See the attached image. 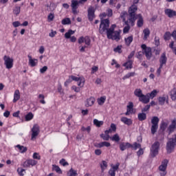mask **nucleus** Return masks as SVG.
Wrapping results in <instances>:
<instances>
[{"instance_id": "1", "label": "nucleus", "mask_w": 176, "mask_h": 176, "mask_svg": "<svg viewBox=\"0 0 176 176\" xmlns=\"http://www.w3.org/2000/svg\"><path fill=\"white\" fill-rule=\"evenodd\" d=\"M137 6L132 5L129 9V13L126 11H122L120 14V17L122 19V21L124 24H131L132 27L134 25L137 17L135 16V12H137Z\"/></svg>"}, {"instance_id": "2", "label": "nucleus", "mask_w": 176, "mask_h": 176, "mask_svg": "<svg viewBox=\"0 0 176 176\" xmlns=\"http://www.w3.org/2000/svg\"><path fill=\"white\" fill-rule=\"evenodd\" d=\"M115 28H116V25H112L109 28V19H103L100 22L99 32L100 34H104V32L108 34L109 31L113 32V31H115Z\"/></svg>"}, {"instance_id": "3", "label": "nucleus", "mask_w": 176, "mask_h": 176, "mask_svg": "<svg viewBox=\"0 0 176 176\" xmlns=\"http://www.w3.org/2000/svg\"><path fill=\"white\" fill-rule=\"evenodd\" d=\"M134 96L139 98V101L143 104H148L149 102V96L144 95L142 94V90L141 89H136L133 92Z\"/></svg>"}, {"instance_id": "4", "label": "nucleus", "mask_w": 176, "mask_h": 176, "mask_svg": "<svg viewBox=\"0 0 176 176\" xmlns=\"http://www.w3.org/2000/svg\"><path fill=\"white\" fill-rule=\"evenodd\" d=\"M176 146V134L170 138L166 143V151L168 153H171Z\"/></svg>"}, {"instance_id": "5", "label": "nucleus", "mask_w": 176, "mask_h": 176, "mask_svg": "<svg viewBox=\"0 0 176 176\" xmlns=\"http://www.w3.org/2000/svg\"><path fill=\"white\" fill-rule=\"evenodd\" d=\"M120 34H122V30H120L113 32L110 30L108 33H107V35L108 39H112L113 41L119 42V41H120Z\"/></svg>"}, {"instance_id": "6", "label": "nucleus", "mask_w": 176, "mask_h": 176, "mask_svg": "<svg viewBox=\"0 0 176 176\" xmlns=\"http://www.w3.org/2000/svg\"><path fill=\"white\" fill-rule=\"evenodd\" d=\"M159 118L157 116H154L151 119V134L154 135L159 129Z\"/></svg>"}, {"instance_id": "7", "label": "nucleus", "mask_w": 176, "mask_h": 176, "mask_svg": "<svg viewBox=\"0 0 176 176\" xmlns=\"http://www.w3.org/2000/svg\"><path fill=\"white\" fill-rule=\"evenodd\" d=\"M160 148V142H154L151 148V155L152 157H155L159 155V149Z\"/></svg>"}, {"instance_id": "8", "label": "nucleus", "mask_w": 176, "mask_h": 176, "mask_svg": "<svg viewBox=\"0 0 176 176\" xmlns=\"http://www.w3.org/2000/svg\"><path fill=\"white\" fill-rule=\"evenodd\" d=\"M3 60L7 69H12L13 68V59L10 56L5 55Z\"/></svg>"}, {"instance_id": "9", "label": "nucleus", "mask_w": 176, "mask_h": 176, "mask_svg": "<svg viewBox=\"0 0 176 176\" xmlns=\"http://www.w3.org/2000/svg\"><path fill=\"white\" fill-rule=\"evenodd\" d=\"M141 48L143 50V53H144L147 60H151L152 58V48L149 47H146V45L142 44L141 45Z\"/></svg>"}, {"instance_id": "10", "label": "nucleus", "mask_w": 176, "mask_h": 176, "mask_svg": "<svg viewBox=\"0 0 176 176\" xmlns=\"http://www.w3.org/2000/svg\"><path fill=\"white\" fill-rule=\"evenodd\" d=\"M39 133H41V130L39 129V125L34 124L32 128V141H35V140H36V137L39 135Z\"/></svg>"}, {"instance_id": "11", "label": "nucleus", "mask_w": 176, "mask_h": 176, "mask_svg": "<svg viewBox=\"0 0 176 176\" xmlns=\"http://www.w3.org/2000/svg\"><path fill=\"white\" fill-rule=\"evenodd\" d=\"M88 19L90 21H93V20H94V19H96V14L94 13H96V10L94 8V7H90L88 8Z\"/></svg>"}, {"instance_id": "12", "label": "nucleus", "mask_w": 176, "mask_h": 176, "mask_svg": "<svg viewBox=\"0 0 176 176\" xmlns=\"http://www.w3.org/2000/svg\"><path fill=\"white\" fill-rule=\"evenodd\" d=\"M72 78L73 80H74L75 82H78V86H79V87H83V86H85V82H86V80H85L84 76Z\"/></svg>"}, {"instance_id": "13", "label": "nucleus", "mask_w": 176, "mask_h": 176, "mask_svg": "<svg viewBox=\"0 0 176 176\" xmlns=\"http://www.w3.org/2000/svg\"><path fill=\"white\" fill-rule=\"evenodd\" d=\"M120 166V164L118 162L115 166H111V168L109 170V174L110 176H115L116 171L119 170V166Z\"/></svg>"}, {"instance_id": "14", "label": "nucleus", "mask_w": 176, "mask_h": 176, "mask_svg": "<svg viewBox=\"0 0 176 176\" xmlns=\"http://www.w3.org/2000/svg\"><path fill=\"white\" fill-rule=\"evenodd\" d=\"M134 104L133 102H129V104L126 106V112L125 113L126 116H129V115H131L134 111Z\"/></svg>"}, {"instance_id": "15", "label": "nucleus", "mask_w": 176, "mask_h": 176, "mask_svg": "<svg viewBox=\"0 0 176 176\" xmlns=\"http://www.w3.org/2000/svg\"><path fill=\"white\" fill-rule=\"evenodd\" d=\"M167 64V56H166V52H164L160 58V68H163V65Z\"/></svg>"}, {"instance_id": "16", "label": "nucleus", "mask_w": 176, "mask_h": 176, "mask_svg": "<svg viewBox=\"0 0 176 176\" xmlns=\"http://www.w3.org/2000/svg\"><path fill=\"white\" fill-rule=\"evenodd\" d=\"M158 102H159V105H164V104H168V96H160L158 98Z\"/></svg>"}, {"instance_id": "17", "label": "nucleus", "mask_w": 176, "mask_h": 176, "mask_svg": "<svg viewBox=\"0 0 176 176\" xmlns=\"http://www.w3.org/2000/svg\"><path fill=\"white\" fill-rule=\"evenodd\" d=\"M94 146L96 148H104V146H106V148H109V146H111V143L108 142H102L100 143H95Z\"/></svg>"}, {"instance_id": "18", "label": "nucleus", "mask_w": 176, "mask_h": 176, "mask_svg": "<svg viewBox=\"0 0 176 176\" xmlns=\"http://www.w3.org/2000/svg\"><path fill=\"white\" fill-rule=\"evenodd\" d=\"M94 102H96V98H94V97H90L85 101V107H93V105H94Z\"/></svg>"}, {"instance_id": "19", "label": "nucleus", "mask_w": 176, "mask_h": 176, "mask_svg": "<svg viewBox=\"0 0 176 176\" xmlns=\"http://www.w3.org/2000/svg\"><path fill=\"white\" fill-rule=\"evenodd\" d=\"M167 164H168V160H164L159 167L160 171H166L167 168Z\"/></svg>"}, {"instance_id": "20", "label": "nucleus", "mask_w": 176, "mask_h": 176, "mask_svg": "<svg viewBox=\"0 0 176 176\" xmlns=\"http://www.w3.org/2000/svg\"><path fill=\"white\" fill-rule=\"evenodd\" d=\"M169 123L170 122L168 120H164L161 122L160 129L162 130V131H164L167 129Z\"/></svg>"}, {"instance_id": "21", "label": "nucleus", "mask_w": 176, "mask_h": 176, "mask_svg": "<svg viewBox=\"0 0 176 176\" xmlns=\"http://www.w3.org/2000/svg\"><path fill=\"white\" fill-rule=\"evenodd\" d=\"M131 144L129 142H122L120 144V151H126L127 148H131Z\"/></svg>"}, {"instance_id": "22", "label": "nucleus", "mask_w": 176, "mask_h": 176, "mask_svg": "<svg viewBox=\"0 0 176 176\" xmlns=\"http://www.w3.org/2000/svg\"><path fill=\"white\" fill-rule=\"evenodd\" d=\"M29 58V65L30 67H36V65L38 64V59L33 58L32 56H28Z\"/></svg>"}, {"instance_id": "23", "label": "nucleus", "mask_w": 176, "mask_h": 176, "mask_svg": "<svg viewBox=\"0 0 176 176\" xmlns=\"http://www.w3.org/2000/svg\"><path fill=\"white\" fill-rule=\"evenodd\" d=\"M38 163L35 160H28L25 162L24 165L26 167H30V166H36V164Z\"/></svg>"}, {"instance_id": "24", "label": "nucleus", "mask_w": 176, "mask_h": 176, "mask_svg": "<svg viewBox=\"0 0 176 176\" xmlns=\"http://www.w3.org/2000/svg\"><path fill=\"white\" fill-rule=\"evenodd\" d=\"M121 122L127 126H131L133 124V120L130 118H127L126 117L121 118Z\"/></svg>"}, {"instance_id": "25", "label": "nucleus", "mask_w": 176, "mask_h": 176, "mask_svg": "<svg viewBox=\"0 0 176 176\" xmlns=\"http://www.w3.org/2000/svg\"><path fill=\"white\" fill-rule=\"evenodd\" d=\"M176 129V120H173L172 121L171 124L169 125L168 130L170 133V134H171V133H173V131H174Z\"/></svg>"}, {"instance_id": "26", "label": "nucleus", "mask_w": 176, "mask_h": 176, "mask_svg": "<svg viewBox=\"0 0 176 176\" xmlns=\"http://www.w3.org/2000/svg\"><path fill=\"white\" fill-rule=\"evenodd\" d=\"M165 14L168 16V17H174V16H176V12L171 10V9H166L165 10Z\"/></svg>"}, {"instance_id": "27", "label": "nucleus", "mask_w": 176, "mask_h": 176, "mask_svg": "<svg viewBox=\"0 0 176 176\" xmlns=\"http://www.w3.org/2000/svg\"><path fill=\"white\" fill-rule=\"evenodd\" d=\"M157 93H159V91L154 89L151 93L147 94L146 96H148L149 101H151V99L153 100L157 96Z\"/></svg>"}, {"instance_id": "28", "label": "nucleus", "mask_w": 176, "mask_h": 176, "mask_svg": "<svg viewBox=\"0 0 176 176\" xmlns=\"http://www.w3.org/2000/svg\"><path fill=\"white\" fill-rule=\"evenodd\" d=\"M137 18H139L137 22L138 27H142L144 25V19H142V16H141V14H138L136 16Z\"/></svg>"}, {"instance_id": "29", "label": "nucleus", "mask_w": 176, "mask_h": 176, "mask_svg": "<svg viewBox=\"0 0 176 176\" xmlns=\"http://www.w3.org/2000/svg\"><path fill=\"white\" fill-rule=\"evenodd\" d=\"M19 100H20V91H19V89H16L14 94L13 102H17Z\"/></svg>"}, {"instance_id": "30", "label": "nucleus", "mask_w": 176, "mask_h": 176, "mask_svg": "<svg viewBox=\"0 0 176 176\" xmlns=\"http://www.w3.org/2000/svg\"><path fill=\"white\" fill-rule=\"evenodd\" d=\"M143 34H144L143 39L144 41H146V39L149 38V35H151V31L149 30V29L146 28L143 30Z\"/></svg>"}, {"instance_id": "31", "label": "nucleus", "mask_w": 176, "mask_h": 176, "mask_svg": "<svg viewBox=\"0 0 176 176\" xmlns=\"http://www.w3.org/2000/svg\"><path fill=\"white\" fill-rule=\"evenodd\" d=\"M138 119L140 122H143V120H146V113L142 112V113H139L138 115Z\"/></svg>"}, {"instance_id": "32", "label": "nucleus", "mask_w": 176, "mask_h": 176, "mask_svg": "<svg viewBox=\"0 0 176 176\" xmlns=\"http://www.w3.org/2000/svg\"><path fill=\"white\" fill-rule=\"evenodd\" d=\"M170 97L173 101L176 100V85H174L173 89L170 91Z\"/></svg>"}, {"instance_id": "33", "label": "nucleus", "mask_w": 176, "mask_h": 176, "mask_svg": "<svg viewBox=\"0 0 176 176\" xmlns=\"http://www.w3.org/2000/svg\"><path fill=\"white\" fill-rule=\"evenodd\" d=\"M52 171H56L58 174H63L61 168L57 165H52Z\"/></svg>"}, {"instance_id": "34", "label": "nucleus", "mask_w": 176, "mask_h": 176, "mask_svg": "<svg viewBox=\"0 0 176 176\" xmlns=\"http://www.w3.org/2000/svg\"><path fill=\"white\" fill-rule=\"evenodd\" d=\"M74 34H75V31L72 30H68L67 32H66L65 34V38L66 39H69L72 36V35H74Z\"/></svg>"}, {"instance_id": "35", "label": "nucleus", "mask_w": 176, "mask_h": 176, "mask_svg": "<svg viewBox=\"0 0 176 176\" xmlns=\"http://www.w3.org/2000/svg\"><path fill=\"white\" fill-rule=\"evenodd\" d=\"M123 66L125 67L126 69H131V68H133V62L131 60H128L124 63Z\"/></svg>"}, {"instance_id": "36", "label": "nucleus", "mask_w": 176, "mask_h": 176, "mask_svg": "<svg viewBox=\"0 0 176 176\" xmlns=\"http://www.w3.org/2000/svg\"><path fill=\"white\" fill-rule=\"evenodd\" d=\"M133 36H129V37L124 38L126 46H130V45H131V42H133Z\"/></svg>"}, {"instance_id": "37", "label": "nucleus", "mask_w": 176, "mask_h": 176, "mask_svg": "<svg viewBox=\"0 0 176 176\" xmlns=\"http://www.w3.org/2000/svg\"><path fill=\"white\" fill-rule=\"evenodd\" d=\"M94 124L96 126V127H101L102 124H104V121H100L97 119L94 120Z\"/></svg>"}, {"instance_id": "38", "label": "nucleus", "mask_w": 176, "mask_h": 176, "mask_svg": "<svg viewBox=\"0 0 176 176\" xmlns=\"http://www.w3.org/2000/svg\"><path fill=\"white\" fill-rule=\"evenodd\" d=\"M110 140H111V141H114L115 142H119V141H120V137H119V135L116 133L111 137Z\"/></svg>"}, {"instance_id": "39", "label": "nucleus", "mask_w": 176, "mask_h": 176, "mask_svg": "<svg viewBox=\"0 0 176 176\" xmlns=\"http://www.w3.org/2000/svg\"><path fill=\"white\" fill-rule=\"evenodd\" d=\"M16 146L19 149L21 153H25V152H27V147L21 146L20 144H18Z\"/></svg>"}, {"instance_id": "40", "label": "nucleus", "mask_w": 176, "mask_h": 176, "mask_svg": "<svg viewBox=\"0 0 176 176\" xmlns=\"http://www.w3.org/2000/svg\"><path fill=\"white\" fill-rule=\"evenodd\" d=\"M107 100V97L102 96L100 98L98 99V105H104V103L105 102V100Z\"/></svg>"}, {"instance_id": "41", "label": "nucleus", "mask_w": 176, "mask_h": 176, "mask_svg": "<svg viewBox=\"0 0 176 176\" xmlns=\"http://www.w3.org/2000/svg\"><path fill=\"white\" fill-rule=\"evenodd\" d=\"M78 175V172L74 168H71L69 172L67 173V176H76Z\"/></svg>"}, {"instance_id": "42", "label": "nucleus", "mask_w": 176, "mask_h": 176, "mask_svg": "<svg viewBox=\"0 0 176 176\" xmlns=\"http://www.w3.org/2000/svg\"><path fill=\"white\" fill-rule=\"evenodd\" d=\"M25 119L26 122H30V120H32V119H34V114L32 113H28L25 116Z\"/></svg>"}, {"instance_id": "43", "label": "nucleus", "mask_w": 176, "mask_h": 176, "mask_svg": "<svg viewBox=\"0 0 176 176\" xmlns=\"http://www.w3.org/2000/svg\"><path fill=\"white\" fill-rule=\"evenodd\" d=\"M171 36V33L170 32H166L164 35V41H170Z\"/></svg>"}, {"instance_id": "44", "label": "nucleus", "mask_w": 176, "mask_h": 176, "mask_svg": "<svg viewBox=\"0 0 176 176\" xmlns=\"http://www.w3.org/2000/svg\"><path fill=\"white\" fill-rule=\"evenodd\" d=\"M135 75V72H130L126 74L124 78H122L123 80H126V79H129V78H131V76H134Z\"/></svg>"}, {"instance_id": "45", "label": "nucleus", "mask_w": 176, "mask_h": 176, "mask_svg": "<svg viewBox=\"0 0 176 176\" xmlns=\"http://www.w3.org/2000/svg\"><path fill=\"white\" fill-rule=\"evenodd\" d=\"M100 167L102 168V171H104V170H106L107 167H108V162L107 161H102L100 164Z\"/></svg>"}, {"instance_id": "46", "label": "nucleus", "mask_w": 176, "mask_h": 176, "mask_svg": "<svg viewBox=\"0 0 176 176\" xmlns=\"http://www.w3.org/2000/svg\"><path fill=\"white\" fill-rule=\"evenodd\" d=\"M84 42L87 46H90V43H91V40L90 39V37H89V36H86L85 37Z\"/></svg>"}, {"instance_id": "47", "label": "nucleus", "mask_w": 176, "mask_h": 176, "mask_svg": "<svg viewBox=\"0 0 176 176\" xmlns=\"http://www.w3.org/2000/svg\"><path fill=\"white\" fill-rule=\"evenodd\" d=\"M130 24L131 25V23H130L125 24L126 26L123 29L124 34H127V32H129V31H130Z\"/></svg>"}, {"instance_id": "48", "label": "nucleus", "mask_w": 176, "mask_h": 176, "mask_svg": "<svg viewBox=\"0 0 176 176\" xmlns=\"http://www.w3.org/2000/svg\"><path fill=\"white\" fill-rule=\"evenodd\" d=\"M62 24L63 25H67L68 24H71V19L69 18H65L62 20Z\"/></svg>"}, {"instance_id": "49", "label": "nucleus", "mask_w": 176, "mask_h": 176, "mask_svg": "<svg viewBox=\"0 0 176 176\" xmlns=\"http://www.w3.org/2000/svg\"><path fill=\"white\" fill-rule=\"evenodd\" d=\"M100 138H102V140H104V141H109V138H111L109 135H104V133L100 134Z\"/></svg>"}, {"instance_id": "50", "label": "nucleus", "mask_w": 176, "mask_h": 176, "mask_svg": "<svg viewBox=\"0 0 176 176\" xmlns=\"http://www.w3.org/2000/svg\"><path fill=\"white\" fill-rule=\"evenodd\" d=\"M79 5V2L76 0H72V8H78V6Z\"/></svg>"}, {"instance_id": "51", "label": "nucleus", "mask_w": 176, "mask_h": 176, "mask_svg": "<svg viewBox=\"0 0 176 176\" xmlns=\"http://www.w3.org/2000/svg\"><path fill=\"white\" fill-rule=\"evenodd\" d=\"M17 173L20 176H24V173H25V170L21 168H18Z\"/></svg>"}, {"instance_id": "52", "label": "nucleus", "mask_w": 176, "mask_h": 176, "mask_svg": "<svg viewBox=\"0 0 176 176\" xmlns=\"http://www.w3.org/2000/svg\"><path fill=\"white\" fill-rule=\"evenodd\" d=\"M13 12L14 14H16V16L17 14H20L21 8L19 6L15 7Z\"/></svg>"}, {"instance_id": "53", "label": "nucleus", "mask_w": 176, "mask_h": 176, "mask_svg": "<svg viewBox=\"0 0 176 176\" xmlns=\"http://www.w3.org/2000/svg\"><path fill=\"white\" fill-rule=\"evenodd\" d=\"M133 148H134L135 151H137L138 148L141 149V144L140 143L135 142L133 144Z\"/></svg>"}, {"instance_id": "54", "label": "nucleus", "mask_w": 176, "mask_h": 176, "mask_svg": "<svg viewBox=\"0 0 176 176\" xmlns=\"http://www.w3.org/2000/svg\"><path fill=\"white\" fill-rule=\"evenodd\" d=\"M142 56H144V52H139L136 54V57L139 60H142Z\"/></svg>"}, {"instance_id": "55", "label": "nucleus", "mask_w": 176, "mask_h": 176, "mask_svg": "<svg viewBox=\"0 0 176 176\" xmlns=\"http://www.w3.org/2000/svg\"><path fill=\"white\" fill-rule=\"evenodd\" d=\"M59 163H60V164H61V166H63L69 165V164L65 161V159L60 160Z\"/></svg>"}, {"instance_id": "56", "label": "nucleus", "mask_w": 176, "mask_h": 176, "mask_svg": "<svg viewBox=\"0 0 176 176\" xmlns=\"http://www.w3.org/2000/svg\"><path fill=\"white\" fill-rule=\"evenodd\" d=\"M114 52L116 53H122V45H118L114 49Z\"/></svg>"}, {"instance_id": "57", "label": "nucleus", "mask_w": 176, "mask_h": 176, "mask_svg": "<svg viewBox=\"0 0 176 176\" xmlns=\"http://www.w3.org/2000/svg\"><path fill=\"white\" fill-rule=\"evenodd\" d=\"M33 159H36V160H41V155L38 153H34L33 154Z\"/></svg>"}, {"instance_id": "58", "label": "nucleus", "mask_w": 176, "mask_h": 176, "mask_svg": "<svg viewBox=\"0 0 176 176\" xmlns=\"http://www.w3.org/2000/svg\"><path fill=\"white\" fill-rule=\"evenodd\" d=\"M81 130L82 131H87V133H90L91 130V128L90 126H87V128L85 127V126H82L81 128Z\"/></svg>"}, {"instance_id": "59", "label": "nucleus", "mask_w": 176, "mask_h": 176, "mask_svg": "<svg viewBox=\"0 0 176 176\" xmlns=\"http://www.w3.org/2000/svg\"><path fill=\"white\" fill-rule=\"evenodd\" d=\"M72 89L74 90V91H75L76 93H79V91H80V88L76 87V85H73V86L72 87Z\"/></svg>"}, {"instance_id": "60", "label": "nucleus", "mask_w": 176, "mask_h": 176, "mask_svg": "<svg viewBox=\"0 0 176 176\" xmlns=\"http://www.w3.org/2000/svg\"><path fill=\"white\" fill-rule=\"evenodd\" d=\"M12 25L15 28H17V27H20V25H21V23H20L19 21H14V22L12 23Z\"/></svg>"}, {"instance_id": "61", "label": "nucleus", "mask_w": 176, "mask_h": 176, "mask_svg": "<svg viewBox=\"0 0 176 176\" xmlns=\"http://www.w3.org/2000/svg\"><path fill=\"white\" fill-rule=\"evenodd\" d=\"M155 43L156 46H159L160 45V39L159 38V37H155Z\"/></svg>"}, {"instance_id": "62", "label": "nucleus", "mask_w": 176, "mask_h": 176, "mask_svg": "<svg viewBox=\"0 0 176 176\" xmlns=\"http://www.w3.org/2000/svg\"><path fill=\"white\" fill-rule=\"evenodd\" d=\"M151 108V104H147L144 109H142V112H146L149 111Z\"/></svg>"}, {"instance_id": "63", "label": "nucleus", "mask_w": 176, "mask_h": 176, "mask_svg": "<svg viewBox=\"0 0 176 176\" xmlns=\"http://www.w3.org/2000/svg\"><path fill=\"white\" fill-rule=\"evenodd\" d=\"M47 19L50 21H53V19H54V14L50 13L48 16Z\"/></svg>"}, {"instance_id": "64", "label": "nucleus", "mask_w": 176, "mask_h": 176, "mask_svg": "<svg viewBox=\"0 0 176 176\" xmlns=\"http://www.w3.org/2000/svg\"><path fill=\"white\" fill-rule=\"evenodd\" d=\"M78 43L80 45L85 42V37L81 36L78 40Z\"/></svg>"}]
</instances>
